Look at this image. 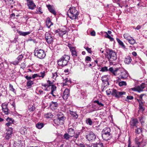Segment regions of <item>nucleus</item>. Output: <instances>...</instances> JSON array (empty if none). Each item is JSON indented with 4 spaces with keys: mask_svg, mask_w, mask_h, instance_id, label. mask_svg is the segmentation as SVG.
<instances>
[{
    "mask_svg": "<svg viewBox=\"0 0 147 147\" xmlns=\"http://www.w3.org/2000/svg\"><path fill=\"white\" fill-rule=\"evenodd\" d=\"M107 95L111 94L117 98L122 97V95H125L126 92H120L115 89H109L106 91Z\"/></svg>",
    "mask_w": 147,
    "mask_h": 147,
    "instance_id": "nucleus-1",
    "label": "nucleus"
},
{
    "mask_svg": "<svg viewBox=\"0 0 147 147\" xmlns=\"http://www.w3.org/2000/svg\"><path fill=\"white\" fill-rule=\"evenodd\" d=\"M67 14L70 19L74 20L78 18L79 13L76 9L75 7H73L69 8L67 12Z\"/></svg>",
    "mask_w": 147,
    "mask_h": 147,
    "instance_id": "nucleus-2",
    "label": "nucleus"
},
{
    "mask_svg": "<svg viewBox=\"0 0 147 147\" xmlns=\"http://www.w3.org/2000/svg\"><path fill=\"white\" fill-rule=\"evenodd\" d=\"M57 118L54 120L55 124L57 125H63L66 119V117L61 113H58L57 115Z\"/></svg>",
    "mask_w": 147,
    "mask_h": 147,
    "instance_id": "nucleus-3",
    "label": "nucleus"
},
{
    "mask_svg": "<svg viewBox=\"0 0 147 147\" xmlns=\"http://www.w3.org/2000/svg\"><path fill=\"white\" fill-rule=\"evenodd\" d=\"M106 57L110 62L115 61L117 59L116 53L112 50L109 49L106 52Z\"/></svg>",
    "mask_w": 147,
    "mask_h": 147,
    "instance_id": "nucleus-4",
    "label": "nucleus"
},
{
    "mask_svg": "<svg viewBox=\"0 0 147 147\" xmlns=\"http://www.w3.org/2000/svg\"><path fill=\"white\" fill-rule=\"evenodd\" d=\"M69 59L70 57L69 56L64 55L58 60V64L63 67L67 65Z\"/></svg>",
    "mask_w": 147,
    "mask_h": 147,
    "instance_id": "nucleus-5",
    "label": "nucleus"
},
{
    "mask_svg": "<svg viewBox=\"0 0 147 147\" xmlns=\"http://www.w3.org/2000/svg\"><path fill=\"white\" fill-rule=\"evenodd\" d=\"M34 53L35 56L40 59L44 58L46 55L44 51L41 49H35Z\"/></svg>",
    "mask_w": 147,
    "mask_h": 147,
    "instance_id": "nucleus-6",
    "label": "nucleus"
},
{
    "mask_svg": "<svg viewBox=\"0 0 147 147\" xmlns=\"http://www.w3.org/2000/svg\"><path fill=\"white\" fill-rule=\"evenodd\" d=\"M119 72H118L117 75H119L120 78L123 79L127 78L128 76V74L127 72L124 69H119Z\"/></svg>",
    "mask_w": 147,
    "mask_h": 147,
    "instance_id": "nucleus-7",
    "label": "nucleus"
},
{
    "mask_svg": "<svg viewBox=\"0 0 147 147\" xmlns=\"http://www.w3.org/2000/svg\"><path fill=\"white\" fill-rule=\"evenodd\" d=\"M145 87V84L144 83H142L140 86H138L136 87L130 88V90H131L134 91H138L140 92L143 90V89Z\"/></svg>",
    "mask_w": 147,
    "mask_h": 147,
    "instance_id": "nucleus-8",
    "label": "nucleus"
},
{
    "mask_svg": "<svg viewBox=\"0 0 147 147\" xmlns=\"http://www.w3.org/2000/svg\"><path fill=\"white\" fill-rule=\"evenodd\" d=\"M45 38L46 41L49 44L52 43L53 41V36L48 32H46L45 34Z\"/></svg>",
    "mask_w": 147,
    "mask_h": 147,
    "instance_id": "nucleus-9",
    "label": "nucleus"
},
{
    "mask_svg": "<svg viewBox=\"0 0 147 147\" xmlns=\"http://www.w3.org/2000/svg\"><path fill=\"white\" fill-rule=\"evenodd\" d=\"M86 137L88 141H94L96 139V136L93 132L90 131L86 136Z\"/></svg>",
    "mask_w": 147,
    "mask_h": 147,
    "instance_id": "nucleus-10",
    "label": "nucleus"
},
{
    "mask_svg": "<svg viewBox=\"0 0 147 147\" xmlns=\"http://www.w3.org/2000/svg\"><path fill=\"white\" fill-rule=\"evenodd\" d=\"M135 142L138 147H142L145 145V143L142 138L139 139L136 138L135 139Z\"/></svg>",
    "mask_w": 147,
    "mask_h": 147,
    "instance_id": "nucleus-11",
    "label": "nucleus"
},
{
    "mask_svg": "<svg viewBox=\"0 0 147 147\" xmlns=\"http://www.w3.org/2000/svg\"><path fill=\"white\" fill-rule=\"evenodd\" d=\"M69 95V90L67 88L65 89L63 92V95H62V97L63 99L64 100H67Z\"/></svg>",
    "mask_w": 147,
    "mask_h": 147,
    "instance_id": "nucleus-12",
    "label": "nucleus"
},
{
    "mask_svg": "<svg viewBox=\"0 0 147 147\" xmlns=\"http://www.w3.org/2000/svg\"><path fill=\"white\" fill-rule=\"evenodd\" d=\"M102 139L104 140L107 141L110 140L112 137V134H102Z\"/></svg>",
    "mask_w": 147,
    "mask_h": 147,
    "instance_id": "nucleus-13",
    "label": "nucleus"
},
{
    "mask_svg": "<svg viewBox=\"0 0 147 147\" xmlns=\"http://www.w3.org/2000/svg\"><path fill=\"white\" fill-rule=\"evenodd\" d=\"M27 5L28 8L31 10L34 9L36 7V5L33 1H30L28 2Z\"/></svg>",
    "mask_w": 147,
    "mask_h": 147,
    "instance_id": "nucleus-14",
    "label": "nucleus"
},
{
    "mask_svg": "<svg viewBox=\"0 0 147 147\" xmlns=\"http://www.w3.org/2000/svg\"><path fill=\"white\" fill-rule=\"evenodd\" d=\"M138 123V121L137 119L132 118L130 121V126L132 127L136 126V125Z\"/></svg>",
    "mask_w": 147,
    "mask_h": 147,
    "instance_id": "nucleus-15",
    "label": "nucleus"
},
{
    "mask_svg": "<svg viewBox=\"0 0 147 147\" xmlns=\"http://www.w3.org/2000/svg\"><path fill=\"white\" fill-rule=\"evenodd\" d=\"M70 51L71 53V55L73 57L75 58L77 56V53L75 48L73 47H69Z\"/></svg>",
    "mask_w": 147,
    "mask_h": 147,
    "instance_id": "nucleus-16",
    "label": "nucleus"
},
{
    "mask_svg": "<svg viewBox=\"0 0 147 147\" xmlns=\"http://www.w3.org/2000/svg\"><path fill=\"white\" fill-rule=\"evenodd\" d=\"M108 70L111 72L115 76H117L118 74V72H119V69L117 68L115 69H114L112 67L110 68Z\"/></svg>",
    "mask_w": 147,
    "mask_h": 147,
    "instance_id": "nucleus-17",
    "label": "nucleus"
},
{
    "mask_svg": "<svg viewBox=\"0 0 147 147\" xmlns=\"http://www.w3.org/2000/svg\"><path fill=\"white\" fill-rule=\"evenodd\" d=\"M2 107L3 111L6 114H8V113L9 109L8 108L7 105L5 103H3L2 105Z\"/></svg>",
    "mask_w": 147,
    "mask_h": 147,
    "instance_id": "nucleus-18",
    "label": "nucleus"
},
{
    "mask_svg": "<svg viewBox=\"0 0 147 147\" xmlns=\"http://www.w3.org/2000/svg\"><path fill=\"white\" fill-rule=\"evenodd\" d=\"M47 7L48 8L49 10L51 13L54 15L56 14V12L54 8L50 5H47Z\"/></svg>",
    "mask_w": 147,
    "mask_h": 147,
    "instance_id": "nucleus-19",
    "label": "nucleus"
},
{
    "mask_svg": "<svg viewBox=\"0 0 147 147\" xmlns=\"http://www.w3.org/2000/svg\"><path fill=\"white\" fill-rule=\"evenodd\" d=\"M111 129L109 127H106L103 129L102 132V134H112L111 133Z\"/></svg>",
    "mask_w": 147,
    "mask_h": 147,
    "instance_id": "nucleus-20",
    "label": "nucleus"
},
{
    "mask_svg": "<svg viewBox=\"0 0 147 147\" xmlns=\"http://www.w3.org/2000/svg\"><path fill=\"white\" fill-rule=\"evenodd\" d=\"M67 132L68 134L70 136L71 138L74 137L75 134L74 129L72 128H70L69 129H68Z\"/></svg>",
    "mask_w": 147,
    "mask_h": 147,
    "instance_id": "nucleus-21",
    "label": "nucleus"
},
{
    "mask_svg": "<svg viewBox=\"0 0 147 147\" xmlns=\"http://www.w3.org/2000/svg\"><path fill=\"white\" fill-rule=\"evenodd\" d=\"M132 59L129 56H127L125 57L124 62L125 64H129L131 61Z\"/></svg>",
    "mask_w": 147,
    "mask_h": 147,
    "instance_id": "nucleus-22",
    "label": "nucleus"
},
{
    "mask_svg": "<svg viewBox=\"0 0 147 147\" xmlns=\"http://www.w3.org/2000/svg\"><path fill=\"white\" fill-rule=\"evenodd\" d=\"M12 134L13 132L12 129L7 131L6 133V135L5 136V138L7 140L10 139L11 137Z\"/></svg>",
    "mask_w": 147,
    "mask_h": 147,
    "instance_id": "nucleus-23",
    "label": "nucleus"
},
{
    "mask_svg": "<svg viewBox=\"0 0 147 147\" xmlns=\"http://www.w3.org/2000/svg\"><path fill=\"white\" fill-rule=\"evenodd\" d=\"M46 24L49 28L51 26L53 25V23L51 22L50 18H47Z\"/></svg>",
    "mask_w": 147,
    "mask_h": 147,
    "instance_id": "nucleus-24",
    "label": "nucleus"
},
{
    "mask_svg": "<svg viewBox=\"0 0 147 147\" xmlns=\"http://www.w3.org/2000/svg\"><path fill=\"white\" fill-rule=\"evenodd\" d=\"M116 40L118 43L119 45L121 46V47L123 49L125 48V46L123 42L119 38H116Z\"/></svg>",
    "mask_w": 147,
    "mask_h": 147,
    "instance_id": "nucleus-25",
    "label": "nucleus"
},
{
    "mask_svg": "<svg viewBox=\"0 0 147 147\" xmlns=\"http://www.w3.org/2000/svg\"><path fill=\"white\" fill-rule=\"evenodd\" d=\"M91 147H103V143H99L96 144H93L91 145Z\"/></svg>",
    "mask_w": 147,
    "mask_h": 147,
    "instance_id": "nucleus-26",
    "label": "nucleus"
},
{
    "mask_svg": "<svg viewBox=\"0 0 147 147\" xmlns=\"http://www.w3.org/2000/svg\"><path fill=\"white\" fill-rule=\"evenodd\" d=\"M70 114L74 119H76L78 117V115L76 112L73 111H70Z\"/></svg>",
    "mask_w": 147,
    "mask_h": 147,
    "instance_id": "nucleus-27",
    "label": "nucleus"
},
{
    "mask_svg": "<svg viewBox=\"0 0 147 147\" xmlns=\"http://www.w3.org/2000/svg\"><path fill=\"white\" fill-rule=\"evenodd\" d=\"M20 132L22 135H25L27 133V129L24 127H22L20 129Z\"/></svg>",
    "mask_w": 147,
    "mask_h": 147,
    "instance_id": "nucleus-28",
    "label": "nucleus"
},
{
    "mask_svg": "<svg viewBox=\"0 0 147 147\" xmlns=\"http://www.w3.org/2000/svg\"><path fill=\"white\" fill-rule=\"evenodd\" d=\"M51 106V107H53L54 109H55L58 107V104L56 102H52Z\"/></svg>",
    "mask_w": 147,
    "mask_h": 147,
    "instance_id": "nucleus-29",
    "label": "nucleus"
},
{
    "mask_svg": "<svg viewBox=\"0 0 147 147\" xmlns=\"http://www.w3.org/2000/svg\"><path fill=\"white\" fill-rule=\"evenodd\" d=\"M53 116L51 113H48L44 115L45 117L47 119L52 118Z\"/></svg>",
    "mask_w": 147,
    "mask_h": 147,
    "instance_id": "nucleus-30",
    "label": "nucleus"
},
{
    "mask_svg": "<svg viewBox=\"0 0 147 147\" xmlns=\"http://www.w3.org/2000/svg\"><path fill=\"white\" fill-rule=\"evenodd\" d=\"M36 126L38 129H40L44 126V124L43 123L38 122L36 124Z\"/></svg>",
    "mask_w": 147,
    "mask_h": 147,
    "instance_id": "nucleus-31",
    "label": "nucleus"
},
{
    "mask_svg": "<svg viewBox=\"0 0 147 147\" xmlns=\"http://www.w3.org/2000/svg\"><path fill=\"white\" fill-rule=\"evenodd\" d=\"M105 33L106 34H105L104 35V36L105 37L109 39L111 41H113L114 40L113 38L111 37L109 35L107 32H105Z\"/></svg>",
    "mask_w": 147,
    "mask_h": 147,
    "instance_id": "nucleus-32",
    "label": "nucleus"
},
{
    "mask_svg": "<svg viewBox=\"0 0 147 147\" xmlns=\"http://www.w3.org/2000/svg\"><path fill=\"white\" fill-rule=\"evenodd\" d=\"M109 76L108 75H104L102 76L101 79L102 82L108 81Z\"/></svg>",
    "mask_w": 147,
    "mask_h": 147,
    "instance_id": "nucleus-33",
    "label": "nucleus"
},
{
    "mask_svg": "<svg viewBox=\"0 0 147 147\" xmlns=\"http://www.w3.org/2000/svg\"><path fill=\"white\" fill-rule=\"evenodd\" d=\"M128 41L129 43L131 45L134 44L136 42L135 40L131 37H130Z\"/></svg>",
    "mask_w": 147,
    "mask_h": 147,
    "instance_id": "nucleus-34",
    "label": "nucleus"
},
{
    "mask_svg": "<svg viewBox=\"0 0 147 147\" xmlns=\"http://www.w3.org/2000/svg\"><path fill=\"white\" fill-rule=\"evenodd\" d=\"M71 82V80H69L67 78H66L63 80V84L64 85H67L69 83H70Z\"/></svg>",
    "mask_w": 147,
    "mask_h": 147,
    "instance_id": "nucleus-35",
    "label": "nucleus"
},
{
    "mask_svg": "<svg viewBox=\"0 0 147 147\" xmlns=\"http://www.w3.org/2000/svg\"><path fill=\"white\" fill-rule=\"evenodd\" d=\"M94 103H96L100 107H103L104 105V104H102L101 102L99 101L98 100H96L93 101Z\"/></svg>",
    "mask_w": 147,
    "mask_h": 147,
    "instance_id": "nucleus-36",
    "label": "nucleus"
},
{
    "mask_svg": "<svg viewBox=\"0 0 147 147\" xmlns=\"http://www.w3.org/2000/svg\"><path fill=\"white\" fill-rule=\"evenodd\" d=\"M63 137L64 139H65L66 140H68L71 138L70 136L67 133L65 134L64 135Z\"/></svg>",
    "mask_w": 147,
    "mask_h": 147,
    "instance_id": "nucleus-37",
    "label": "nucleus"
},
{
    "mask_svg": "<svg viewBox=\"0 0 147 147\" xmlns=\"http://www.w3.org/2000/svg\"><path fill=\"white\" fill-rule=\"evenodd\" d=\"M86 122L87 124L90 125H92V122L90 118H88L86 119Z\"/></svg>",
    "mask_w": 147,
    "mask_h": 147,
    "instance_id": "nucleus-38",
    "label": "nucleus"
},
{
    "mask_svg": "<svg viewBox=\"0 0 147 147\" xmlns=\"http://www.w3.org/2000/svg\"><path fill=\"white\" fill-rule=\"evenodd\" d=\"M33 84V82L31 80H29L27 82V87L30 88L31 87L32 85Z\"/></svg>",
    "mask_w": 147,
    "mask_h": 147,
    "instance_id": "nucleus-39",
    "label": "nucleus"
},
{
    "mask_svg": "<svg viewBox=\"0 0 147 147\" xmlns=\"http://www.w3.org/2000/svg\"><path fill=\"white\" fill-rule=\"evenodd\" d=\"M29 110L30 111H33L35 109V107L34 104L32 105L29 106L28 107Z\"/></svg>",
    "mask_w": 147,
    "mask_h": 147,
    "instance_id": "nucleus-40",
    "label": "nucleus"
},
{
    "mask_svg": "<svg viewBox=\"0 0 147 147\" xmlns=\"http://www.w3.org/2000/svg\"><path fill=\"white\" fill-rule=\"evenodd\" d=\"M42 86L45 88V90H49L48 88L50 87V86L48 84H42Z\"/></svg>",
    "mask_w": 147,
    "mask_h": 147,
    "instance_id": "nucleus-41",
    "label": "nucleus"
},
{
    "mask_svg": "<svg viewBox=\"0 0 147 147\" xmlns=\"http://www.w3.org/2000/svg\"><path fill=\"white\" fill-rule=\"evenodd\" d=\"M57 76L58 75L57 72L52 73V76L51 77V78H52L53 79L55 80Z\"/></svg>",
    "mask_w": 147,
    "mask_h": 147,
    "instance_id": "nucleus-42",
    "label": "nucleus"
},
{
    "mask_svg": "<svg viewBox=\"0 0 147 147\" xmlns=\"http://www.w3.org/2000/svg\"><path fill=\"white\" fill-rule=\"evenodd\" d=\"M51 94H53L54 91L56 90V87L54 85H53L51 86Z\"/></svg>",
    "mask_w": 147,
    "mask_h": 147,
    "instance_id": "nucleus-43",
    "label": "nucleus"
},
{
    "mask_svg": "<svg viewBox=\"0 0 147 147\" xmlns=\"http://www.w3.org/2000/svg\"><path fill=\"white\" fill-rule=\"evenodd\" d=\"M119 84L120 86H126L127 84L125 82L122 81L119 83Z\"/></svg>",
    "mask_w": 147,
    "mask_h": 147,
    "instance_id": "nucleus-44",
    "label": "nucleus"
},
{
    "mask_svg": "<svg viewBox=\"0 0 147 147\" xmlns=\"http://www.w3.org/2000/svg\"><path fill=\"white\" fill-rule=\"evenodd\" d=\"M108 71V67L106 66L102 67L101 68V70H100V71H102V72L106 71Z\"/></svg>",
    "mask_w": 147,
    "mask_h": 147,
    "instance_id": "nucleus-45",
    "label": "nucleus"
},
{
    "mask_svg": "<svg viewBox=\"0 0 147 147\" xmlns=\"http://www.w3.org/2000/svg\"><path fill=\"white\" fill-rule=\"evenodd\" d=\"M40 75L39 74V77H41L42 78H43L45 75V72L44 71L41 72L40 73Z\"/></svg>",
    "mask_w": 147,
    "mask_h": 147,
    "instance_id": "nucleus-46",
    "label": "nucleus"
},
{
    "mask_svg": "<svg viewBox=\"0 0 147 147\" xmlns=\"http://www.w3.org/2000/svg\"><path fill=\"white\" fill-rule=\"evenodd\" d=\"M142 132V129L140 128H138L135 130V132L136 133L139 134Z\"/></svg>",
    "mask_w": 147,
    "mask_h": 147,
    "instance_id": "nucleus-47",
    "label": "nucleus"
},
{
    "mask_svg": "<svg viewBox=\"0 0 147 147\" xmlns=\"http://www.w3.org/2000/svg\"><path fill=\"white\" fill-rule=\"evenodd\" d=\"M9 89L10 90L13 91L14 93L15 92V89L13 88V86L10 84L9 85Z\"/></svg>",
    "mask_w": 147,
    "mask_h": 147,
    "instance_id": "nucleus-48",
    "label": "nucleus"
},
{
    "mask_svg": "<svg viewBox=\"0 0 147 147\" xmlns=\"http://www.w3.org/2000/svg\"><path fill=\"white\" fill-rule=\"evenodd\" d=\"M6 121L8 122H11V123H13L14 121V120H13L12 118H10L9 117H7L6 119Z\"/></svg>",
    "mask_w": 147,
    "mask_h": 147,
    "instance_id": "nucleus-49",
    "label": "nucleus"
},
{
    "mask_svg": "<svg viewBox=\"0 0 147 147\" xmlns=\"http://www.w3.org/2000/svg\"><path fill=\"white\" fill-rule=\"evenodd\" d=\"M139 110L140 111L143 112L145 109L144 107L143 106V105H139Z\"/></svg>",
    "mask_w": 147,
    "mask_h": 147,
    "instance_id": "nucleus-50",
    "label": "nucleus"
},
{
    "mask_svg": "<svg viewBox=\"0 0 147 147\" xmlns=\"http://www.w3.org/2000/svg\"><path fill=\"white\" fill-rule=\"evenodd\" d=\"M139 120L142 124L144 123V117L142 116L139 117Z\"/></svg>",
    "mask_w": 147,
    "mask_h": 147,
    "instance_id": "nucleus-51",
    "label": "nucleus"
},
{
    "mask_svg": "<svg viewBox=\"0 0 147 147\" xmlns=\"http://www.w3.org/2000/svg\"><path fill=\"white\" fill-rule=\"evenodd\" d=\"M91 58L89 56H86V57L85 61H91Z\"/></svg>",
    "mask_w": 147,
    "mask_h": 147,
    "instance_id": "nucleus-52",
    "label": "nucleus"
},
{
    "mask_svg": "<svg viewBox=\"0 0 147 147\" xmlns=\"http://www.w3.org/2000/svg\"><path fill=\"white\" fill-rule=\"evenodd\" d=\"M80 134V133L79 132H77L74 135V137L76 138H78Z\"/></svg>",
    "mask_w": 147,
    "mask_h": 147,
    "instance_id": "nucleus-53",
    "label": "nucleus"
},
{
    "mask_svg": "<svg viewBox=\"0 0 147 147\" xmlns=\"http://www.w3.org/2000/svg\"><path fill=\"white\" fill-rule=\"evenodd\" d=\"M23 57V56L22 55H20L17 58V59L18 60V61H21L22 60Z\"/></svg>",
    "mask_w": 147,
    "mask_h": 147,
    "instance_id": "nucleus-54",
    "label": "nucleus"
},
{
    "mask_svg": "<svg viewBox=\"0 0 147 147\" xmlns=\"http://www.w3.org/2000/svg\"><path fill=\"white\" fill-rule=\"evenodd\" d=\"M86 50L87 51L88 53H91L92 51L91 50V48H88V47L85 48Z\"/></svg>",
    "mask_w": 147,
    "mask_h": 147,
    "instance_id": "nucleus-55",
    "label": "nucleus"
},
{
    "mask_svg": "<svg viewBox=\"0 0 147 147\" xmlns=\"http://www.w3.org/2000/svg\"><path fill=\"white\" fill-rule=\"evenodd\" d=\"M39 74H34L32 75V78H34L36 77H39Z\"/></svg>",
    "mask_w": 147,
    "mask_h": 147,
    "instance_id": "nucleus-56",
    "label": "nucleus"
},
{
    "mask_svg": "<svg viewBox=\"0 0 147 147\" xmlns=\"http://www.w3.org/2000/svg\"><path fill=\"white\" fill-rule=\"evenodd\" d=\"M30 33V32H23V34H22V36H25L29 34Z\"/></svg>",
    "mask_w": 147,
    "mask_h": 147,
    "instance_id": "nucleus-57",
    "label": "nucleus"
},
{
    "mask_svg": "<svg viewBox=\"0 0 147 147\" xmlns=\"http://www.w3.org/2000/svg\"><path fill=\"white\" fill-rule=\"evenodd\" d=\"M102 82L104 83V85L105 86H106L109 84V83L108 81H103Z\"/></svg>",
    "mask_w": 147,
    "mask_h": 147,
    "instance_id": "nucleus-58",
    "label": "nucleus"
},
{
    "mask_svg": "<svg viewBox=\"0 0 147 147\" xmlns=\"http://www.w3.org/2000/svg\"><path fill=\"white\" fill-rule=\"evenodd\" d=\"M48 84L50 86L53 85V82H51L49 80H48L47 81Z\"/></svg>",
    "mask_w": 147,
    "mask_h": 147,
    "instance_id": "nucleus-59",
    "label": "nucleus"
},
{
    "mask_svg": "<svg viewBox=\"0 0 147 147\" xmlns=\"http://www.w3.org/2000/svg\"><path fill=\"white\" fill-rule=\"evenodd\" d=\"M123 36L127 40H128V39L130 38V37H128L127 36V34H124L123 35Z\"/></svg>",
    "mask_w": 147,
    "mask_h": 147,
    "instance_id": "nucleus-60",
    "label": "nucleus"
},
{
    "mask_svg": "<svg viewBox=\"0 0 147 147\" xmlns=\"http://www.w3.org/2000/svg\"><path fill=\"white\" fill-rule=\"evenodd\" d=\"M127 98L128 100H132L134 98V97L132 96H128L127 97Z\"/></svg>",
    "mask_w": 147,
    "mask_h": 147,
    "instance_id": "nucleus-61",
    "label": "nucleus"
},
{
    "mask_svg": "<svg viewBox=\"0 0 147 147\" xmlns=\"http://www.w3.org/2000/svg\"><path fill=\"white\" fill-rule=\"evenodd\" d=\"M90 34L92 36H94L96 34L94 30H93L91 32Z\"/></svg>",
    "mask_w": 147,
    "mask_h": 147,
    "instance_id": "nucleus-62",
    "label": "nucleus"
},
{
    "mask_svg": "<svg viewBox=\"0 0 147 147\" xmlns=\"http://www.w3.org/2000/svg\"><path fill=\"white\" fill-rule=\"evenodd\" d=\"M25 78L27 80H30L32 78V77L29 76H26Z\"/></svg>",
    "mask_w": 147,
    "mask_h": 147,
    "instance_id": "nucleus-63",
    "label": "nucleus"
},
{
    "mask_svg": "<svg viewBox=\"0 0 147 147\" xmlns=\"http://www.w3.org/2000/svg\"><path fill=\"white\" fill-rule=\"evenodd\" d=\"M38 91V93L40 94L43 95L44 94H45V93L43 92V91L41 90H39Z\"/></svg>",
    "mask_w": 147,
    "mask_h": 147,
    "instance_id": "nucleus-64",
    "label": "nucleus"
}]
</instances>
